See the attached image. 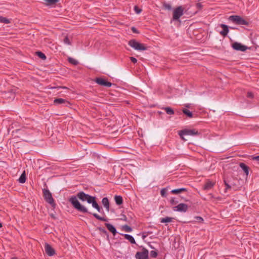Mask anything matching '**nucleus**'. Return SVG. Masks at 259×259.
<instances>
[{
    "label": "nucleus",
    "instance_id": "nucleus-1",
    "mask_svg": "<svg viewBox=\"0 0 259 259\" xmlns=\"http://www.w3.org/2000/svg\"><path fill=\"white\" fill-rule=\"evenodd\" d=\"M79 199L82 202L87 201L89 204H92L96 197L91 196L89 194L85 193L83 191H79L76 194V195L71 196L68 199V201L72 204L74 209L79 212L83 213H89L92 214L96 219L104 221L107 222L108 219L104 217H100L97 213H92L89 211L88 209L84 205H82L78 200Z\"/></svg>",
    "mask_w": 259,
    "mask_h": 259
},
{
    "label": "nucleus",
    "instance_id": "nucleus-2",
    "mask_svg": "<svg viewBox=\"0 0 259 259\" xmlns=\"http://www.w3.org/2000/svg\"><path fill=\"white\" fill-rule=\"evenodd\" d=\"M199 133L197 130L195 129H184L179 132V135L180 137L184 141H186L187 140L185 139L184 136H196L198 135Z\"/></svg>",
    "mask_w": 259,
    "mask_h": 259
},
{
    "label": "nucleus",
    "instance_id": "nucleus-3",
    "mask_svg": "<svg viewBox=\"0 0 259 259\" xmlns=\"http://www.w3.org/2000/svg\"><path fill=\"white\" fill-rule=\"evenodd\" d=\"M43 194L45 201L55 208L56 204L50 191L48 189H44Z\"/></svg>",
    "mask_w": 259,
    "mask_h": 259
},
{
    "label": "nucleus",
    "instance_id": "nucleus-4",
    "mask_svg": "<svg viewBox=\"0 0 259 259\" xmlns=\"http://www.w3.org/2000/svg\"><path fill=\"white\" fill-rule=\"evenodd\" d=\"M229 20L237 25H244L248 26L249 22L241 17L238 15H232L229 17Z\"/></svg>",
    "mask_w": 259,
    "mask_h": 259
},
{
    "label": "nucleus",
    "instance_id": "nucleus-5",
    "mask_svg": "<svg viewBox=\"0 0 259 259\" xmlns=\"http://www.w3.org/2000/svg\"><path fill=\"white\" fill-rule=\"evenodd\" d=\"M128 45L134 49L138 51H145L147 48L142 44H141L135 39H132L128 41Z\"/></svg>",
    "mask_w": 259,
    "mask_h": 259
},
{
    "label": "nucleus",
    "instance_id": "nucleus-6",
    "mask_svg": "<svg viewBox=\"0 0 259 259\" xmlns=\"http://www.w3.org/2000/svg\"><path fill=\"white\" fill-rule=\"evenodd\" d=\"M184 9L182 6L176 8L173 12L172 19L174 21H179L180 17L184 14Z\"/></svg>",
    "mask_w": 259,
    "mask_h": 259
},
{
    "label": "nucleus",
    "instance_id": "nucleus-7",
    "mask_svg": "<svg viewBox=\"0 0 259 259\" xmlns=\"http://www.w3.org/2000/svg\"><path fill=\"white\" fill-rule=\"evenodd\" d=\"M232 47L236 51L245 52L247 49H250L247 46L241 44L238 42H235L232 44Z\"/></svg>",
    "mask_w": 259,
    "mask_h": 259
},
{
    "label": "nucleus",
    "instance_id": "nucleus-8",
    "mask_svg": "<svg viewBox=\"0 0 259 259\" xmlns=\"http://www.w3.org/2000/svg\"><path fill=\"white\" fill-rule=\"evenodd\" d=\"M148 250L143 248L141 251L136 253L135 257L137 259H148Z\"/></svg>",
    "mask_w": 259,
    "mask_h": 259
},
{
    "label": "nucleus",
    "instance_id": "nucleus-9",
    "mask_svg": "<svg viewBox=\"0 0 259 259\" xmlns=\"http://www.w3.org/2000/svg\"><path fill=\"white\" fill-rule=\"evenodd\" d=\"M172 209L175 211L185 212L188 209V206L185 203H181L173 207Z\"/></svg>",
    "mask_w": 259,
    "mask_h": 259
},
{
    "label": "nucleus",
    "instance_id": "nucleus-10",
    "mask_svg": "<svg viewBox=\"0 0 259 259\" xmlns=\"http://www.w3.org/2000/svg\"><path fill=\"white\" fill-rule=\"evenodd\" d=\"M95 81L98 84L104 87H110L112 84L110 82L101 77L96 78Z\"/></svg>",
    "mask_w": 259,
    "mask_h": 259
},
{
    "label": "nucleus",
    "instance_id": "nucleus-11",
    "mask_svg": "<svg viewBox=\"0 0 259 259\" xmlns=\"http://www.w3.org/2000/svg\"><path fill=\"white\" fill-rule=\"evenodd\" d=\"M45 248L46 253L49 256H53L55 254V250L48 243L45 244Z\"/></svg>",
    "mask_w": 259,
    "mask_h": 259
},
{
    "label": "nucleus",
    "instance_id": "nucleus-12",
    "mask_svg": "<svg viewBox=\"0 0 259 259\" xmlns=\"http://www.w3.org/2000/svg\"><path fill=\"white\" fill-rule=\"evenodd\" d=\"M220 26L223 29V30L220 32V34L224 37L226 36L229 31L228 26L224 24H221Z\"/></svg>",
    "mask_w": 259,
    "mask_h": 259
},
{
    "label": "nucleus",
    "instance_id": "nucleus-13",
    "mask_svg": "<svg viewBox=\"0 0 259 259\" xmlns=\"http://www.w3.org/2000/svg\"><path fill=\"white\" fill-rule=\"evenodd\" d=\"M105 225L113 235H115L117 233L116 228L112 225L109 223H106Z\"/></svg>",
    "mask_w": 259,
    "mask_h": 259
},
{
    "label": "nucleus",
    "instance_id": "nucleus-14",
    "mask_svg": "<svg viewBox=\"0 0 259 259\" xmlns=\"http://www.w3.org/2000/svg\"><path fill=\"white\" fill-rule=\"evenodd\" d=\"M102 203L104 206L105 207V208H106V210L107 211H109L110 208V204L108 199L107 197L103 198L102 200Z\"/></svg>",
    "mask_w": 259,
    "mask_h": 259
},
{
    "label": "nucleus",
    "instance_id": "nucleus-15",
    "mask_svg": "<svg viewBox=\"0 0 259 259\" xmlns=\"http://www.w3.org/2000/svg\"><path fill=\"white\" fill-rule=\"evenodd\" d=\"M214 184L211 181L208 180L204 184L203 186V189L205 190H210L213 187Z\"/></svg>",
    "mask_w": 259,
    "mask_h": 259
},
{
    "label": "nucleus",
    "instance_id": "nucleus-16",
    "mask_svg": "<svg viewBox=\"0 0 259 259\" xmlns=\"http://www.w3.org/2000/svg\"><path fill=\"white\" fill-rule=\"evenodd\" d=\"M239 166L242 169V170L244 171L245 175L246 176H248L249 174V167L243 162L240 163Z\"/></svg>",
    "mask_w": 259,
    "mask_h": 259
},
{
    "label": "nucleus",
    "instance_id": "nucleus-17",
    "mask_svg": "<svg viewBox=\"0 0 259 259\" xmlns=\"http://www.w3.org/2000/svg\"><path fill=\"white\" fill-rule=\"evenodd\" d=\"M187 191V189L185 188L173 189L171 191V193L173 194H178Z\"/></svg>",
    "mask_w": 259,
    "mask_h": 259
},
{
    "label": "nucleus",
    "instance_id": "nucleus-18",
    "mask_svg": "<svg viewBox=\"0 0 259 259\" xmlns=\"http://www.w3.org/2000/svg\"><path fill=\"white\" fill-rule=\"evenodd\" d=\"M93 207L95 208L97 210V211L99 212H103V209L101 207L99 206L98 203L96 201V199H95L94 201L92 203Z\"/></svg>",
    "mask_w": 259,
    "mask_h": 259
},
{
    "label": "nucleus",
    "instance_id": "nucleus-19",
    "mask_svg": "<svg viewBox=\"0 0 259 259\" xmlns=\"http://www.w3.org/2000/svg\"><path fill=\"white\" fill-rule=\"evenodd\" d=\"M93 207L95 208L97 210V211L99 212H103V209L101 207L99 206L98 203L96 201V199H95L94 201L92 203Z\"/></svg>",
    "mask_w": 259,
    "mask_h": 259
},
{
    "label": "nucleus",
    "instance_id": "nucleus-20",
    "mask_svg": "<svg viewBox=\"0 0 259 259\" xmlns=\"http://www.w3.org/2000/svg\"><path fill=\"white\" fill-rule=\"evenodd\" d=\"M121 235L123 236L124 238L128 240L132 244H136L135 240L132 235L126 234H121Z\"/></svg>",
    "mask_w": 259,
    "mask_h": 259
},
{
    "label": "nucleus",
    "instance_id": "nucleus-21",
    "mask_svg": "<svg viewBox=\"0 0 259 259\" xmlns=\"http://www.w3.org/2000/svg\"><path fill=\"white\" fill-rule=\"evenodd\" d=\"M54 103L56 105H58L63 103L68 104V102L66 100L62 98H57L54 100Z\"/></svg>",
    "mask_w": 259,
    "mask_h": 259
},
{
    "label": "nucleus",
    "instance_id": "nucleus-22",
    "mask_svg": "<svg viewBox=\"0 0 259 259\" xmlns=\"http://www.w3.org/2000/svg\"><path fill=\"white\" fill-rule=\"evenodd\" d=\"M114 200L116 204L118 205H120L123 203V199L121 196H115Z\"/></svg>",
    "mask_w": 259,
    "mask_h": 259
},
{
    "label": "nucleus",
    "instance_id": "nucleus-23",
    "mask_svg": "<svg viewBox=\"0 0 259 259\" xmlns=\"http://www.w3.org/2000/svg\"><path fill=\"white\" fill-rule=\"evenodd\" d=\"M59 0H45V4L46 6H54L56 5Z\"/></svg>",
    "mask_w": 259,
    "mask_h": 259
},
{
    "label": "nucleus",
    "instance_id": "nucleus-24",
    "mask_svg": "<svg viewBox=\"0 0 259 259\" xmlns=\"http://www.w3.org/2000/svg\"><path fill=\"white\" fill-rule=\"evenodd\" d=\"M182 111H183V113L185 114L186 115H187L188 117L192 118L193 117V113H192V112H191L189 110H188L186 108H184L182 109Z\"/></svg>",
    "mask_w": 259,
    "mask_h": 259
},
{
    "label": "nucleus",
    "instance_id": "nucleus-25",
    "mask_svg": "<svg viewBox=\"0 0 259 259\" xmlns=\"http://www.w3.org/2000/svg\"><path fill=\"white\" fill-rule=\"evenodd\" d=\"M162 109L164 110L167 114L173 115L175 113L174 110L169 107L162 108Z\"/></svg>",
    "mask_w": 259,
    "mask_h": 259
},
{
    "label": "nucleus",
    "instance_id": "nucleus-26",
    "mask_svg": "<svg viewBox=\"0 0 259 259\" xmlns=\"http://www.w3.org/2000/svg\"><path fill=\"white\" fill-rule=\"evenodd\" d=\"M173 218L170 217H166L160 219V222L162 223H169L172 221Z\"/></svg>",
    "mask_w": 259,
    "mask_h": 259
},
{
    "label": "nucleus",
    "instance_id": "nucleus-27",
    "mask_svg": "<svg viewBox=\"0 0 259 259\" xmlns=\"http://www.w3.org/2000/svg\"><path fill=\"white\" fill-rule=\"evenodd\" d=\"M19 182L20 183H24L26 181V175H25V172L24 171L21 175V176L20 177L19 180H18Z\"/></svg>",
    "mask_w": 259,
    "mask_h": 259
},
{
    "label": "nucleus",
    "instance_id": "nucleus-28",
    "mask_svg": "<svg viewBox=\"0 0 259 259\" xmlns=\"http://www.w3.org/2000/svg\"><path fill=\"white\" fill-rule=\"evenodd\" d=\"M98 230L99 231H100V232H101V233H103L104 234V235H106L107 238L108 239L109 238V234L107 232V231L106 230V229L104 228H102V227H98Z\"/></svg>",
    "mask_w": 259,
    "mask_h": 259
},
{
    "label": "nucleus",
    "instance_id": "nucleus-29",
    "mask_svg": "<svg viewBox=\"0 0 259 259\" xmlns=\"http://www.w3.org/2000/svg\"><path fill=\"white\" fill-rule=\"evenodd\" d=\"M68 61L70 63H71L73 65H77L79 64V62L77 60H76L71 57H69L68 58Z\"/></svg>",
    "mask_w": 259,
    "mask_h": 259
},
{
    "label": "nucleus",
    "instance_id": "nucleus-30",
    "mask_svg": "<svg viewBox=\"0 0 259 259\" xmlns=\"http://www.w3.org/2000/svg\"><path fill=\"white\" fill-rule=\"evenodd\" d=\"M0 22L5 23V24H9L10 23V21L6 17H4L3 16L0 17Z\"/></svg>",
    "mask_w": 259,
    "mask_h": 259
},
{
    "label": "nucleus",
    "instance_id": "nucleus-31",
    "mask_svg": "<svg viewBox=\"0 0 259 259\" xmlns=\"http://www.w3.org/2000/svg\"><path fill=\"white\" fill-rule=\"evenodd\" d=\"M122 229L126 232H131L133 230L132 228L130 226H129L127 225L123 226Z\"/></svg>",
    "mask_w": 259,
    "mask_h": 259
},
{
    "label": "nucleus",
    "instance_id": "nucleus-32",
    "mask_svg": "<svg viewBox=\"0 0 259 259\" xmlns=\"http://www.w3.org/2000/svg\"><path fill=\"white\" fill-rule=\"evenodd\" d=\"M162 5H163V7L164 8V9L166 10H171L172 9L171 5L169 3L164 2L163 3Z\"/></svg>",
    "mask_w": 259,
    "mask_h": 259
},
{
    "label": "nucleus",
    "instance_id": "nucleus-33",
    "mask_svg": "<svg viewBox=\"0 0 259 259\" xmlns=\"http://www.w3.org/2000/svg\"><path fill=\"white\" fill-rule=\"evenodd\" d=\"M169 202L171 205H176L179 203V201L175 197H172L170 199Z\"/></svg>",
    "mask_w": 259,
    "mask_h": 259
},
{
    "label": "nucleus",
    "instance_id": "nucleus-34",
    "mask_svg": "<svg viewBox=\"0 0 259 259\" xmlns=\"http://www.w3.org/2000/svg\"><path fill=\"white\" fill-rule=\"evenodd\" d=\"M195 7L196 8V9H197V11H196L194 14H196L198 11L199 10H200L202 7H203V6H202V4L200 3H197L195 5Z\"/></svg>",
    "mask_w": 259,
    "mask_h": 259
},
{
    "label": "nucleus",
    "instance_id": "nucleus-35",
    "mask_svg": "<svg viewBox=\"0 0 259 259\" xmlns=\"http://www.w3.org/2000/svg\"><path fill=\"white\" fill-rule=\"evenodd\" d=\"M36 53H37V55L40 58L44 59V60L46 59V56L43 53H42L41 52H37Z\"/></svg>",
    "mask_w": 259,
    "mask_h": 259
},
{
    "label": "nucleus",
    "instance_id": "nucleus-36",
    "mask_svg": "<svg viewBox=\"0 0 259 259\" xmlns=\"http://www.w3.org/2000/svg\"><path fill=\"white\" fill-rule=\"evenodd\" d=\"M150 255L151 257L156 258L157 256V252L155 250H152L150 252Z\"/></svg>",
    "mask_w": 259,
    "mask_h": 259
},
{
    "label": "nucleus",
    "instance_id": "nucleus-37",
    "mask_svg": "<svg viewBox=\"0 0 259 259\" xmlns=\"http://www.w3.org/2000/svg\"><path fill=\"white\" fill-rule=\"evenodd\" d=\"M134 11L137 14H140L142 12V9L139 8L137 6H135L134 8Z\"/></svg>",
    "mask_w": 259,
    "mask_h": 259
},
{
    "label": "nucleus",
    "instance_id": "nucleus-38",
    "mask_svg": "<svg viewBox=\"0 0 259 259\" xmlns=\"http://www.w3.org/2000/svg\"><path fill=\"white\" fill-rule=\"evenodd\" d=\"M224 184L226 186L225 191L227 192V190L231 189V186L226 182V181L225 180H224Z\"/></svg>",
    "mask_w": 259,
    "mask_h": 259
},
{
    "label": "nucleus",
    "instance_id": "nucleus-39",
    "mask_svg": "<svg viewBox=\"0 0 259 259\" xmlns=\"http://www.w3.org/2000/svg\"><path fill=\"white\" fill-rule=\"evenodd\" d=\"M166 190L165 188L162 189L160 191V194L162 197L166 196Z\"/></svg>",
    "mask_w": 259,
    "mask_h": 259
},
{
    "label": "nucleus",
    "instance_id": "nucleus-40",
    "mask_svg": "<svg viewBox=\"0 0 259 259\" xmlns=\"http://www.w3.org/2000/svg\"><path fill=\"white\" fill-rule=\"evenodd\" d=\"M64 42L66 44H67V45H71V42L68 38V37L67 36H65L64 39Z\"/></svg>",
    "mask_w": 259,
    "mask_h": 259
},
{
    "label": "nucleus",
    "instance_id": "nucleus-41",
    "mask_svg": "<svg viewBox=\"0 0 259 259\" xmlns=\"http://www.w3.org/2000/svg\"><path fill=\"white\" fill-rule=\"evenodd\" d=\"M195 219L199 223H202L204 221L202 217L199 216L196 217Z\"/></svg>",
    "mask_w": 259,
    "mask_h": 259
},
{
    "label": "nucleus",
    "instance_id": "nucleus-42",
    "mask_svg": "<svg viewBox=\"0 0 259 259\" xmlns=\"http://www.w3.org/2000/svg\"><path fill=\"white\" fill-rule=\"evenodd\" d=\"M253 97H254V95H253L252 93H251V92H248L247 93V98L252 99V98H253Z\"/></svg>",
    "mask_w": 259,
    "mask_h": 259
},
{
    "label": "nucleus",
    "instance_id": "nucleus-43",
    "mask_svg": "<svg viewBox=\"0 0 259 259\" xmlns=\"http://www.w3.org/2000/svg\"><path fill=\"white\" fill-rule=\"evenodd\" d=\"M130 60L133 63H136L137 62V60L136 58L133 57H130Z\"/></svg>",
    "mask_w": 259,
    "mask_h": 259
},
{
    "label": "nucleus",
    "instance_id": "nucleus-44",
    "mask_svg": "<svg viewBox=\"0 0 259 259\" xmlns=\"http://www.w3.org/2000/svg\"><path fill=\"white\" fill-rule=\"evenodd\" d=\"M131 29H132L133 32H134L135 33H139L138 30L134 27H132Z\"/></svg>",
    "mask_w": 259,
    "mask_h": 259
},
{
    "label": "nucleus",
    "instance_id": "nucleus-45",
    "mask_svg": "<svg viewBox=\"0 0 259 259\" xmlns=\"http://www.w3.org/2000/svg\"><path fill=\"white\" fill-rule=\"evenodd\" d=\"M252 159L259 162V156H253Z\"/></svg>",
    "mask_w": 259,
    "mask_h": 259
},
{
    "label": "nucleus",
    "instance_id": "nucleus-46",
    "mask_svg": "<svg viewBox=\"0 0 259 259\" xmlns=\"http://www.w3.org/2000/svg\"><path fill=\"white\" fill-rule=\"evenodd\" d=\"M121 217H122V218H121V220H123L125 221H127V218L124 214L122 215Z\"/></svg>",
    "mask_w": 259,
    "mask_h": 259
},
{
    "label": "nucleus",
    "instance_id": "nucleus-47",
    "mask_svg": "<svg viewBox=\"0 0 259 259\" xmlns=\"http://www.w3.org/2000/svg\"><path fill=\"white\" fill-rule=\"evenodd\" d=\"M185 106L186 107L189 108V104H186V105H185Z\"/></svg>",
    "mask_w": 259,
    "mask_h": 259
},
{
    "label": "nucleus",
    "instance_id": "nucleus-48",
    "mask_svg": "<svg viewBox=\"0 0 259 259\" xmlns=\"http://www.w3.org/2000/svg\"><path fill=\"white\" fill-rule=\"evenodd\" d=\"M59 88L66 89L67 88L65 87H60Z\"/></svg>",
    "mask_w": 259,
    "mask_h": 259
},
{
    "label": "nucleus",
    "instance_id": "nucleus-49",
    "mask_svg": "<svg viewBox=\"0 0 259 259\" xmlns=\"http://www.w3.org/2000/svg\"><path fill=\"white\" fill-rule=\"evenodd\" d=\"M3 227L2 224L0 222V228H2Z\"/></svg>",
    "mask_w": 259,
    "mask_h": 259
},
{
    "label": "nucleus",
    "instance_id": "nucleus-50",
    "mask_svg": "<svg viewBox=\"0 0 259 259\" xmlns=\"http://www.w3.org/2000/svg\"><path fill=\"white\" fill-rule=\"evenodd\" d=\"M12 259H15V258H12Z\"/></svg>",
    "mask_w": 259,
    "mask_h": 259
}]
</instances>
